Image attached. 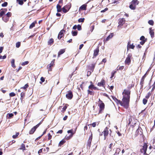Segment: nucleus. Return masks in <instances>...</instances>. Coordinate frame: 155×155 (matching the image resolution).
<instances>
[{
	"label": "nucleus",
	"mask_w": 155,
	"mask_h": 155,
	"mask_svg": "<svg viewBox=\"0 0 155 155\" xmlns=\"http://www.w3.org/2000/svg\"><path fill=\"white\" fill-rule=\"evenodd\" d=\"M150 35L151 37L152 38H153L154 36V29H153L152 28H150Z\"/></svg>",
	"instance_id": "obj_18"
},
{
	"label": "nucleus",
	"mask_w": 155,
	"mask_h": 155,
	"mask_svg": "<svg viewBox=\"0 0 155 155\" xmlns=\"http://www.w3.org/2000/svg\"><path fill=\"white\" fill-rule=\"evenodd\" d=\"M66 142V140L64 139H63L61 140L59 143L58 144V146L61 147L62 145H63Z\"/></svg>",
	"instance_id": "obj_30"
},
{
	"label": "nucleus",
	"mask_w": 155,
	"mask_h": 155,
	"mask_svg": "<svg viewBox=\"0 0 155 155\" xmlns=\"http://www.w3.org/2000/svg\"><path fill=\"white\" fill-rule=\"evenodd\" d=\"M17 2L18 3V4L22 5L24 3L22 0H17Z\"/></svg>",
	"instance_id": "obj_46"
},
{
	"label": "nucleus",
	"mask_w": 155,
	"mask_h": 155,
	"mask_svg": "<svg viewBox=\"0 0 155 155\" xmlns=\"http://www.w3.org/2000/svg\"><path fill=\"white\" fill-rule=\"evenodd\" d=\"M73 96V93L72 91H69L67 92L66 97L67 99L71 100L72 99Z\"/></svg>",
	"instance_id": "obj_8"
},
{
	"label": "nucleus",
	"mask_w": 155,
	"mask_h": 155,
	"mask_svg": "<svg viewBox=\"0 0 155 155\" xmlns=\"http://www.w3.org/2000/svg\"><path fill=\"white\" fill-rule=\"evenodd\" d=\"M29 85L28 83L25 84L24 86L21 87V89H22L25 90V91H27V89Z\"/></svg>",
	"instance_id": "obj_35"
},
{
	"label": "nucleus",
	"mask_w": 155,
	"mask_h": 155,
	"mask_svg": "<svg viewBox=\"0 0 155 155\" xmlns=\"http://www.w3.org/2000/svg\"><path fill=\"white\" fill-rule=\"evenodd\" d=\"M140 39L141 41L140 42V43L142 45H143L147 40V38H145L143 36H142L140 37Z\"/></svg>",
	"instance_id": "obj_9"
},
{
	"label": "nucleus",
	"mask_w": 155,
	"mask_h": 155,
	"mask_svg": "<svg viewBox=\"0 0 155 155\" xmlns=\"http://www.w3.org/2000/svg\"><path fill=\"white\" fill-rule=\"evenodd\" d=\"M125 22V20L124 18H120L119 20L118 27L122 26Z\"/></svg>",
	"instance_id": "obj_10"
},
{
	"label": "nucleus",
	"mask_w": 155,
	"mask_h": 155,
	"mask_svg": "<svg viewBox=\"0 0 155 155\" xmlns=\"http://www.w3.org/2000/svg\"><path fill=\"white\" fill-rule=\"evenodd\" d=\"M98 106L99 107L98 114H102L105 108V104L100 99H99Z\"/></svg>",
	"instance_id": "obj_3"
},
{
	"label": "nucleus",
	"mask_w": 155,
	"mask_h": 155,
	"mask_svg": "<svg viewBox=\"0 0 155 155\" xmlns=\"http://www.w3.org/2000/svg\"><path fill=\"white\" fill-rule=\"evenodd\" d=\"M14 114L12 113H8L7 115V117L8 119L12 118Z\"/></svg>",
	"instance_id": "obj_40"
},
{
	"label": "nucleus",
	"mask_w": 155,
	"mask_h": 155,
	"mask_svg": "<svg viewBox=\"0 0 155 155\" xmlns=\"http://www.w3.org/2000/svg\"><path fill=\"white\" fill-rule=\"evenodd\" d=\"M111 133V130L110 129H109V128L107 127H106L104 129L103 132L100 133L99 134L100 136H104V139L105 140L106 139L108 134H110Z\"/></svg>",
	"instance_id": "obj_2"
},
{
	"label": "nucleus",
	"mask_w": 155,
	"mask_h": 155,
	"mask_svg": "<svg viewBox=\"0 0 155 155\" xmlns=\"http://www.w3.org/2000/svg\"><path fill=\"white\" fill-rule=\"evenodd\" d=\"M64 7L69 11L71 7V4H68L64 6Z\"/></svg>",
	"instance_id": "obj_38"
},
{
	"label": "nucleus",
	"mask_w": 155,
	"mask_h": 155,
	"mask_svg": "<svg viewBox=\"0 0 155 155\" xmlns=\"http://www.w3.org/2000/svg\"><path fill=\"white\" fill-rule=\"evenodd\" d=\"M129 8L132 10H135L136 8V6L131 3L129 6Z\"/></svg>",
	"instance_id": "obj_36"
},
{
	"label": "nucleus",
	"mask_w": 155,
	"mask_h": 155,
	"mask_svg": "<svg viewBox=\"0 0 155 155\" xmlns=\"http://www.w3.org/2000/svg\"><path fill=\"white\" fill-rule=\"evenodd\" d=\"M65 51V49H61L60 50L58 53V57H60V55L64 53Z\"/></svg>",
	"instance_id": "obj_27"
},
{
	"label": "nucleus",
	"mask_w": 155,
	"mask_h": 155,
	"mask_svg": "<svg viewBox=\"0 0 155 155\" xmlns=\"http://www.w3.org/2000/svg\"><path fill=\"white\" fill-rule=\"evenodd\" d=\"M61 5L58 4L57 5V11L58 12H61V11L62 8H61Z\"/></svg>",
	"instance_id": "obj_31"
},
{
	"label": "nucleus",
	"mask_w": 155,
	"mask_h": 155,
	"mask_svg": "<svg viewBox=\"0 0 155 155\" xmlns=\"http://www.w3.org/2000/svg\"><path fill=\"white\" fill-rule=\"evenodd\" d=\"M78 32L76 31H71V34L73 36H76L77 35Z\"/></svg>",
	"instance_id": "obj_44"
},
{
	"label": "nucleus",
	"mask_w": 155,
	"mask_h": 155,
	"mask_svg": "<svg viewBox=\"0 0 155 155\" xmlns=\"http://www.w3.org/2000/svg\"><path fill=\"white\" fill-rule=\"evenodd\" d=\"M36 129H35L34 127L32 128L30 131H29V133L30 134H34V132L36 130Z\"/></svg>",
	"instance_id": "obj_33"
},
{
	"label": "nucleus",
	"mask_w": 155,
	"mask_h": 155,
	"mask_svg": "<svg viewBox=\"0 0 155 155\" xmlns=\"http://www.w3.org/2000/svg\"><path fill=\"white\" fill-rule=\"evenodd\" d=\"M130 118H129V123H128V125L131 124V122L132 121V120L131 119V116L130 117Z\"/></svg>",
	"instance_id": "obj_62"
},
{
	"label": "nucleus",
	"mask_w": 155,
	"mask_h": 155,
	"mask_svg": "<svg viewBox=\"0 0 155 155\" xmlns=\"http://www.w3.org/2000/svg\"><path fill=\"white\" fill-rule=\"evenodd\" d=\"M68 106L69 105H68V104H65L63 107L62 108L61 112L63 113H64L66 111V109Z\"/></svg>",
	"instance_id": "obj_24"
},
{
	"label": "nucleus",
	"mask_w": 155,
	"mask_h": 155,
	"mask_svg": "<svg viewBox=\"0 0 155 155\" xmlns=\"http://www.w3.org/2000/svg\"><path fill=\"white\" fill-rule=\"evenodd\" d=\"M85 20V19L84 18H80L78 19V22H84V21Z\"/></svg>",
	"instance_id": "obj_47"
},
{
	"label": "nucleus",
	"mask_w": 155,
	"mask_h": 155,
	"mask_svg": "<svg viewBox=\"0 0 155 155\" xmlns=\"http://www.w3.org/2000/svg\"><path fill=\"white\" fill-rule=\"evenodd\" d=\"M2 18L3 20L5 22H7L9 20V18L5 15L2 17Z\"/></svg>",
	"instance_id": "obj_22"
},
{
	"label": "nucleus",
	"mask_w": 155,
	"mask_h": 155,
	"mask_svg": "<svg viewBox=\"0 0 155 155\" xmlns=\"http://www.w3.org/2000/svg\"><path fill=\"white\" fill-rule=\"evenodd\" d=\"M97 125V123L96 122H94L93 123L88 125V126L91 125L93 127H95Z\"/></svg>",
	"instance_id": "obj_50"
},
{
	"label": "nucleus",
	"mask_w": 155,
	"mask_h": 155,
	"mask_svg": "<svg viewBox=\"0 0 155 155\" xmlns=\"http://www.w3.org/2000/svg\"><path fill=\"white\" fill-rule=\"evenodd\" d=\"M4 10H6V11H7L6 8H2L0 10V17H2L5 14V11Z\"/></svg>",
	"instance_id": "obj_20"
},
{
	"label": "nucleus",
	"mask_w": 155,
	"mask_h": 155,
	"mask_svg": "<svg viewBox=\"0 0 155 155\" xmlns=\"http://www.w3.org/2000/svg\"><path fill=\"white\" fill-rule=\"evenodd\" d=\"M105 81L103 79H102L100 82H99L97 83V85L100 87H104L105 84Z\"/></svg>",
	"instance_id": "obj_16"
},
{
	"label": "nucleus",
	"mask_w": 155,
	"mask_h": 155,
	"mask_svg": "<svg viewBox=\"0 0 155 155\" xmlns=\"http://www.w3.org/2000/svg\"><path fill=\"white\" fill-rule=\"evenodd\" d=\"M77 28L78 31L81 30L82 29L81 26L80 25H78Z\"/></svg>",
	"instance_id": "obj_61"
},
{
	"label": "nucleus",
	"mask_w": 155,
	"mask_h": 155,
	"mask_svg": "<svg viewBox=\"0 0 155 155\" xmlns=\"http://www.w3.org/2000/svg\"><path fill=\"white\" fill-rule=\"evenodd\" d=\"M54 42V39L53 38H51L48 41V45H51L53 44Z\"/></svg>",
	"instance_id": "obj_29"
},
{
	"label": "nucleus",
	"mask_w": 155,
	"mask_h": 155,
	"mask_svg": "<svg viewBox=\"0 0 155 155\" xmlns=\"http://www.w3.org/2000/svg\"><path fill=\"white\" fill-rule=\"evenodd\" d=\"M6 16L9 18L12 15V13L11 12H8L6 15H5Z\"/></svg>",
	"instance_id": "obj_54"
},
{
	"label": "nucleus",
	"mask_w": 155,
	"mask_h": 155,
	"mask_svg": "<svg viewBox=\"0 0 155 155\" xmlns=\"http://www.w3.org/2000/svg\"><path fill=\"white\" fill-rule=\"evenodd\" d=\"M144 80L145 79L142 78L141 79V81L140 82V84L141 85L140 88H143Z\"/></svg>",
	"instance_id": "obj_32"
},
{
	"label": "nucleus",
	"mask_w": 155,
	"mask_h": 155,
	"mask_svg": "<svg viewBox=\"0 0 155 155\" xmlns=\"http://www.w3.org/2000/svg\"><path fill=\"white\" fill-rule=\"evenodd\" d=\"M25 93L24 92H22L21 93L20 99L21 101L23 100L25 97Z\"/></svg>",
	"instance_id": "obj_25"
},
{
	"label": "nucleus",
	"mask_w": 155,
	"mask_h": 155,
	"mask_svg": "<svg viewBox=\"0 0 155 155\" xmlns=\"http://www.w3.org/2000/svg\"><path fill=\"white\" fill-rule=\"evenodd\" d=\"M131 91L124 89L122 92V98L124 102L126 103L128 107L129 106Z\"/></svg>",
	"instance_id": "obj_1"
},
{
	"label": "nucleus",
	"mask_w": 155,
	"mask_h": 155,
	"mask_svg": "<svg viewBox=\"0 0 155 155\" xmlns=\"http://www.w3.org/2000/svg\"><path fill=\"white\" fill-rule=\"evenodd\" d=\"M62 10L63 12L64 13H66L68 11V10H67L64 7H63L62 8Z\"/></svg>",
	"instance_id": "obj_52"
},
{
	"label": "nucleus",
	"mask_w": 155,
	"mask_h": 155,
	"mask_svg": "<svg viewBox=\"0 0 155 155\" xmlns=\"http://www.w3.org/2000/svg\"><path fill=\"white\" fill-rule=\"evenodd\" d=\"M65 32V31L62 29L60 31L59 33L58 38L60 40L61 38L64 36V33Z\"/></svg>",
	"instance_id": "obj_11"
},
{
	"label": "nucleus",
	"mask_w": 155,
	"mask_h": 155,
	"mask_svg": "<svg viewBox=\"0 0 155 155\" xmlns=\"http://www.w3.org/2000/svg\"><path fill=\"white\" fill-rule=\"evenodd\" d=\"M19 134V133L18 132H16L15 135H14L12 136V137L13 139H16L18 138V135Z\"/></svg>",
	"instance_id": "obj_42"
},
{
	"label": "nucleus",
	"mask_w": 155,
	"mask_h": 155,
	"mask_svg": "<svg viewBox=\"0 0 155 155\" xmlns=\"http://www.w3.org/2000/svg\"><path fill=\"white\" fill-rule=\"evenodd\" d=\"M134 84H129L128 85V86L127 87V89H126L127 90H130V89L134 87Z\"/></svg>",
	"instance_id": "obj_39"
},
{
	"label": "nucleus",
	"mask_w": 155,
	"mask_h": 155,
	"mask_svg": "<svg viewBox=\"0 0 155 155\" xmlns=\"http://www.w3.org/2000/svg\"><path fill=\"white\" fill-rule=\"evenodd\" d=\"M48 140H50L51 139V138H52V136L50 134V133L48 134Z\"/></svg>",
	"instance_id": "obj_64"
},
{
	"label": "nucleus",
	"mask_w": 155,
	"mask_h": 155,
	"mask_svg": "<svg viewBox=\"0 0 155 155\" xmlns=\"http://www.w3.org/2000/svg\"><path fill=\"white\" fill-rule=\"evenodd\" d=\"M99 51V48L97 47L94 51L93 58H95L98 54Z\"/></svg>",
	"instance_id": "obj_15"
},
{
	"label": "nucleus",
	"mask_w": 155,
	"mask_h": 155,
	"mask_svg": "<svg viewBox=\"0 0 155 155\" xmlns=\"http://www.w3.org/2000/svg\"><path fill=\"white\" fill-rule=\"evenodd\" d=\"M19 149L22 150L23 151L26 150V149L25 148V144L23 143H22L19 148Z\"/></svg>",
	"instance_id": "obj_34"
},
{
	"label": "nucleus",
	"mask_w": 155,
	"mask_h": 155,
	"mask_svg": "<svg viewBox=\"0 0 155 155\" xmlns=\"http://www.w3.org/2000/svg\"><path fill=\"white\" fill-rule=\"evenodd\" d=\"M87 92L88 95H94V92L93 91V90H91L89 89L87 90Z\"/></svg>",
	"instance_id": "obj_26"
},
{
	"label": "nucleus",
	"mask_w": 155,
	"mask_h": 155,
	"mask_svg": "<svg viewBox=\"0 0 155 155\" xmlns=\"http://www.w3.org/2000/svg\"><path fill=\"white\" fill-rule=\"evenodd\" d=\"M37 23V21H35L32 22L30 25L29 28L30 29H31L35 26V25Z\"/></svg>",
	"instance_id": "obj_28"
},
{
	"label": "nucleus",
	"mask_w": 155,
	"mask_h": 155,
	"mask_svg": "<svg viewBox=\"0 0 155 155\" xmlns=\"http://www.w3.org/2000/svg\"><path fill=\"white\" fill-rule=\"evenodd\" d=\"M89 89L92 90H98V89L96 87H95L94 84H91L88 86Z\"/></svg>",
	"instance_id": "obj_17"
},
{
	"label": "nucleus",
	"mask_w": 155,
	"mask_h": 155,
	"mask_svg": "<svg viewBox=\"0 0 155 155\" xmlns=\"http://www.w3.org/2000/svg\"><path fill=\"white\" fill-rule=\"evenodd\" d=\"M130 3L136 6L137 5L139 4V2L137 0H132Z\"/></svg>",
	"instance_id": "obj_23"
},
{
	"label": "nucleus",
	"mask_w": 155,
	"mask_h": 155,
	"mask_svg": "<svg viewBox=\"0 0 155 155\" xmlns=\"http://www.w3.org/2000/svg\"><path fill=\"white\" fill-rule=\"evenodd\" d=\"M108 10V8H105L104 10H101V13L104 12L106 11H107Z\"/></svg>",
	"instance_id": "obj_63"
},
{
	"label": "nucleus",
	"mask_w": 155,
	"mask_h": 155,
	"mask_svg": "<svg viewBox=\"0 0 155 155\" xmlns=\"http://www.w3.org/2000/svg\"><path fill=\"white\" fill-rule=\"evenodd\" d=\"M87 5L86 4H83L79 8V10H86L87 9Z\"/></svg>",
	"instance_id": "obj_19"
},
{
	"label": "nucleus",
	"mask_w": 155,
	"mask_h": 155,
	"mask_svg": "<svg viewBox=\"0 0 155 155\" xmlns=\"http://www.w3.org/2000/svg\"><path fill=\"white\" fill-rule=\"evenodd\" d=\"M113 98L117 104H120L121 106L124 107L126 109H127L128 108V105H127L126 103L124 102L123 98L122 99V101L120 100H119L115 97H113Z\"/></svg>",
	"instance_id": "obj_4"
},
{
	"label": "nucleus",
	"mask_w": 155,
	"mask_h": 155,
	"mask_svg": "<svg viewBox=\"0 0 155 155\" xmlns=\"http://www.w3.org/2000/svg\"><path fill=\"white\" fill-rule=\"evenodd\" d=\"M67 133L68 134L70 133L71 134L68 136L66 135L64 138L65 140H68L71 139L72 137H73V135L74 134V133L73 132V129H71V130H68L67 131Z\"/></svg>",
	"instance_id": "obj_6"
},
{
	"label": "nucleus",
	"mask_w": 155,
	"mask_h": 155,
	"mask_svg": "<svg viewBox=\"0 0 155 155\" xmlns=\"http://www.w3.org/2000/svg\"><path fill=\"white\" fill-rule=\"evenodd\" d=\"M120 150H120V148H117L116 150V151L114 154V155H118L119 154L120 152Z\"/></svg>",
	"instance_id": "obj_41"
},
{
	"label": "nucleus",
	"mask_w": 155,
	"mask_h": 155,
	"mask_svg": "<svg viewBox=\"0 0 155 155\" xmlns=\"http://www.w3.org/2000/svg\"><path fill=\"white\" fill-rule=\"evenodd\" d=\"M43 153H47L49 150V148L47 147L45 148H43Z\"/></svg>",
	"instance_id": "obj_37"
},
{
	"label": "nucleus",
	"mask_w": 155,
	"mask_h": 155,
	"mask_svg": "<svg viewBox=\"0 0 155 155\" xmlns=\"http://www.w3.org/2000/svg\"><path fill=\"white\" fill-rule=\"evenodd\" d=\"M53 66L50 64H48L47 66V68L49 71H51L52 70L51 67H53Z\"/></svg>",
	"instance_id": "obj_45"
},
{
	"label": "nucleus",
	"mask_w": 155,
	"mask_h": 155,
	"mask_svg": "<svg viewBox=\"0 0 155 155\" xmlns=\"http://www.w3.org/2000/svg\"><path fill=\"white\" fill-rule=\"evenodd\" d=\"M29 63V62L28 61H25L23 62H22L21 64V65L22 66H25L26 65L28 64Z\"/></svg>",
	"instance_id": "obj_55"
},
{
	"label": "nucleus",
	"mask_w": 155,
	"mask_h": 155,
	"mask_svg": "<svg viewBox=\"0 0 155 155\" xmlns=\"http://www.w3.org/2000/svg\"><path fill=\"white\" fill-rule=\"evenodd\" d=\"M116 73V71H113L111 73V76L110 77V78H112L114 76L115 74Z\"/></svg>",
	"instance_id": "obj_51"
},
{
	"label": "nucleus",
	"mask_w": 155,
	"mask_h": 155,
	"mask_svg": "<svg viewBox=\"0 0 155 155\" xmlns=\"http://www.w3.org/2000/svg\"><path fill=\"white\" fill-rule=\"evenodd\" d=\"M150 154L151 155H155V147H153V149L151 151Z\"/></svg>",
	"instance_id": "obj_48"
},
{
	"label": "nucleus",
	"mask_w": 155,
	"mask_h": 155,
	"mask_svg": "<svg viewBox=\"0 0 155 155\" xmlns=\"http://www.w3.org/2000/svg\"><path fill=\"white\" fill-rule=\"evenodd\" d=\"M93 138V134L92 132H91V135L90 136L87 142V145L89 147H90L91 146V143L92 142Z\"/></svg>",
	"instance_id": "obj_12"
},
{
	"label": "nucleus",
	"mask_w": 155,
	"mask_h": 155,
	"mask_svg": "<svg viewBox=\"0 0 155 155\" xmlns=\"http://www.w3.org/2000/svg\"><path fill=\"white\" fill-rule=\"evenodd\" d=\"M9 96L10 97H12L15 96L16 94L12 92L9 94Z\"/></svg>",
	"instance_id": "obj_60"
},
{
	"label": "nucleus",
	"mask_w": 155,
	"mask_h": 155,
	"mask_svg": "<svg viewBox=\"0 0 155 155\" xmlns=\"http://www.w3.org/2000/svg\"><path fill=\"white\" fill-rule=\"evenodd\" d=\"M21 45V43L20 42H18L16 44V48H19Z\"/></svg>",
	"instance_id": "obj_57"
},
{
	"label": "nucleus",
	"mask_w": 155,
	"mask_h": 155,
	"mask_svg": "<svg viewBox=\"0 0 155 155\" xmlns=\"http://www.w3.org/2000/svg\"><path fill=\"white\" fill-rule=\"evenodd\" d=\"M151 95V93L150 92H148L147 94L145 96V99H148L149 98Z\"/></svg>",
	"instance_id": "obj_49"
},
{
	"label": "nucleus",
	"mask_w": 155,
	"mask_h": 155,
	"mask_svg": "<svg viewBox=\"0 0 155 155\" xmlns=\"http://www.w3.org/2000/svg\"><path fill=\"white\" fill-rule=\"evenodd\" d=\"M40 80L41 81L40 82V83L41 84H42V83L44 82L45 81V78L43 77H41V78Z\"/></svg>",
	"instance_id": "obj_58"
},
{
	"label": "nucleus",
	"mask_w": 155,
	"mask_h": 155,
	"mask_svg": "<svg viewBox=\"0 0 155 155\" xmlns=\"http://www.w3.org/2000/svg\"><path fill=\"white\" fill-rule=\"evenodd\" d=\"M147 102V99H145V98H143V104H144V105H145L146 104Z\"/></svg>",
	"instance_id": "obj_56"
},
{
	"label": "nucleus",
	"mask_w": 155,
	"mask_h": 155,
	"mask_svg": "<svg viewBox=\"0 0 155 155\" xmlns=\"http://www.w3.org/2000/svg\"><path fill=\"white\" fill-rule=\"evenodd\" d=\"M132 57L131 54H129L127 57L125 61V63L126 64L129 65L131 63V58Z\"/></svg>",
	"instance_id": "obj_7"
},
{
	"label": "nucleus",
	"mask_w": 155,
	"mask_h": 155,
	"mask_svg": "<svg viewBox=\"0 0 155 155\" xmlns=\"http://www.w3.org/2000/svg\"><path fill=\"white\" fill-rule=\"evenodd\" d=\"M96 64V63L92 64L91 65L88 66V69L93 72L94 71V69L95 67Z\"/></svg>",
	"instance_id": "obj_13"
},
{
	"label": "nucleus",
	"mask_w": 155,
	"mask_h": 155,
	"mask_svg": "<svg viewBox=\"0 0 155 155\" xmlns=\"http://www.w3.org/2000/svg\"><path fill=\"white\" fill-rule=\"evenodd\" d=\"M130 41H129L128 43L127 49H128V48H129L134 49L135 47L134 45L133 44H132V45H130Z\"/></svg>",
	"instance_id": "obj_21"
},
{
	"label": "nucleus",
	"mask_w": 155,
	"mask_h": 155,
	"mask_svg": "<svg viewBox=\"0 0 155 155\" xmlns=\"http://www.w3.org/2000/svg\"><path fill=\"white\" fill-rule=\"evenodd\" d=\"M114 35L113 33H111L107 37L106 39L104 40V43H105L107 42V41H108L110 39L112 38L113 37Z\"/></svg>",
	"instance_id": "obj_14"
},
{
	"label": "nucleus",
	"mask_w": 155,
	"mask_h": 155,
	"mask_svg": "<svg viewBox=\"0 0 155 155\" xmlns=\"http://www.w3.org/2000/svg\"><path fill=\"white\" fill-rule=\"evenodd\" d=\"M147 147L148 145L147 143H144L143 146H142L141 148L140 149V152L143 153L144 155L148 154L146 153Z\"/></svg>",
	"instance_id": "obj_5"
},
{
	"label": "nucleus",
	"mask_w": 155,
	"mask_h": 155,
	"mask_svg": "<svg viewBox=\"0 0 155 155\" xmlns=\"http://www.w3.org/2000/svg\"><path fill=\"white\" fill-rule=\"evenodd\" d=\"M15 59H12L11 61L12 66V67L14 68H15L16 67L15 64Z\"/></svg>",
	"instance_id": "obj_43"
},
{
	"label": "nucleus",
	"mask_w": 155,
	"mask_h": 155,
	"mask_svg": "<svg viewBox=\"0 0 155 155\" xmlns=\"http://www.w3.org/2000/svg\"><path fill=\"white\" fill-rule=\"evenodd\" d=\"M148 23L151 25H153L154 24V22L152 20H150L148 21Z\"/></svg>",
	"instance_id": "obj_53"
},
{
	"label": "nucleus",
	"mask_w": 155,
	"mask_h": 155,
	"mask_svg": "<svg viewBox=\"0 0 155 155\" xmlns=\"http://www.w3.org/2000/svg\"><path fill=\"white\" fill-rule=\"evenodd\" d=\"M8 3L6 2H4L3 3L2 5V6L3 7H6L8 5Z\"/></svg>",
	"instance_id": "obj_59"
}]
</instances>
